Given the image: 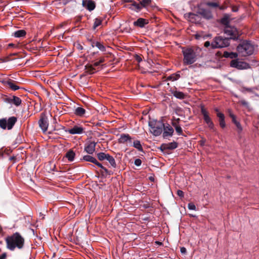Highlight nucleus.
Here are the masks:
<instances>
[{
	"instance_id": "1",
	"label": "nucleus",
	"mask_w": 259,
	"mask_h": 259,
	"mask_svg": "<svg viewBox=\"0 0 259 259\" xmlns=\"http://www.w3.org/2000/svg\"><path fill=\"white\" fill-rule=\"evenodd\" d=\"M6 242L7 248L11 251L14 250L16 248L21 249L24 245V239L18 232L7 237Z\"/></svg>"
},
{
	"instance_id": "2",
	"label": "nucleus",
	"mask_w": 259,
	"mask_h": 259,
	"mask_svg": "<svg viewBox=\"0 0 259 259\" xmlns=\"http://www.w3.org/2000/svg\"><path fill=\"white\" fill-rule=\"evenodd\" d=\"M237 50L240 56L246 57L253 54L254 47L249 42L244 41L237 47Z\"/></svg>"
},
{
	"instance_id": "3",
	"label": "nucleus",
	"mask_w": 259,
	"mask_h": 259,
	"mask_svg": "<svg viewBox=\"0 0 259 259\" xmlns=\"http://www.w3.org/2000/svg\"><path fill=\"white\" fill-rule=\"evenodd\" d=\"M183 53L184 55V63L185 64L190 65L196 61L197 55L192 49L189 48L183 50Z\"/></svg>"
},
{
	"instance_id": "4",
	"label": "nucleus",
	"mask_w": 259,
	"mask_h": 259,
	"mask_svg": "<svg viewBox=\"0 0 259 259\" xmlns=\"http://www.w3.org/2000/svg\"><path fill=\"white\" fill-rule=\"evenodd\" d=\"M149 125L150 127V132L154 136H158L161 134L163 127V123L162 122L151 120L149 122Z\"/></svg>"
},
{
	"instance_id": "5",
	"label": "nucleus",
	"mask_w": 259,
	"mask_h": 259,
	"mask_svg": "<svg viewBox=\"0 0 259 259\" xmlns=\"http://www.w3.org/2000/svg\"><path fill=\"white\" fill-rule=\"evenodd\" d=\"M229 45V38H223L221 36L216 37L211 42V47L212 49L226 47Z\"/></svg>"
},
{
	"instance_id": "6",
	"label": "nucleus",
	"mask_w": 259,
	"mask_h": 259,
	"mask_svg": "<svg viewBox=\"0 0 259 259\" xmlns=\"http://www.w3.org/2000/svg\"><path fill=\"white\" fill-rule=\"evenodd\" d=\"M224 32L226 35L229 36L230 39H237L239 35V32L237 28L230 26H226Z\"/></svg>"
},
{
	"instance_id": "7",
	"label": "nucleus",
	"mask_w": 259,
	"mask_h": 259,
	"mask_svg": "<svg viewBox=\"0 0 259 259\" xmlns=\"http://www.w3.org/2000/svg\"><path fill=\"white\" fill-rule=\"evenodd\" d=\"M230 65L232 67L238 69H247L250 68V65L244 62L240 61L238 59H234L231 61Z\"/></svg>"
},
{
	"instance_id": "8",
	"label": "nucleus",
	"mask_w": 259,
	"mask_h": 259,
	"mask_svg": "<svg viewBox=\"0 0 259 259\" xmlns=\"http://www.w3.org/2000/svg\"><path fill=\"white\" fill-rule=\"evenodd\" d=\"M201 112L203 116V119L205 122L207 124L208 127L211 130H214V124L209 117V115L207 111L203 107L201 108Z\"/></svg>"
},
{
	"instance_id": "9",
	"label": "nucleus",
	"mask_w": 259,
	"mask_h": 259,
	"mask_svg": "<svg viewBox=\"0 0 259 259\" xmlns=\"http://www.w3.org/2000/svg\"><path fill=\"white\" fill-rule=\"evenodd\" d=\"M38 124L43 133L47 132L49 126V122L48 118L45 114H41L40 118L38 121Z\"/></svg>"
},
{
	"instance_id": "10",
	"label": "nucleus",
	"mask_w": 259,
	"mask_h": 259,
	"mask_svg": "<svg viewBox=\"0 0 259 259\" xmlns=\"http://www.w3.org/2000/svg\"><path fill=\"white\" fill-rule=\"evenodd\" d=\"M163 137L164 138H166L167 137H171L172 136L174 133V129L173 128L168 124L166 125H165L163 124Z\"/></svg>"
},
{
	"instance_id": "11",
	"label": "nucleus",
	"mask_w": 259,
	"mask_h": 259,
	"mask_svg": "<svg viewBox=\"0 0 259 259\" xmlns=\"http://www.w3.org/2000/svg\"><path fill=\"white\" fill-rule=\"evenodd\" d=\"M141 6V5H140V3H137L135 1H131V3L127 5V7L130 9L136 12H139L142 9Z\"/></svg>"
},
{
	"instance_id": "12",
	"label": "nucleus",
	"mask_w": 259,
	"mask_h": 259,
	"mask_svg": "<svg viewBox=\"0 0 259 259\" xmlns=\"http://www.w3.org/2000/svg\"><path fill=\"white\" fill-rule=\"evenodd\" d=\"M82 6L84 8L90 11L93 10L95 8V4L94 2L91 0H83Z\"/></svg>"
},
{
	"instance_id": "13",
	"label": "nucleus",
	"mask_w": 259,
	"mask_h": 259,
	"mask_svg": "<svg viewBox=\"0 0 259 259\" xmlns=\"http://www.w3.org/2000/svg\"><path fill=\"white\" fill-rule=\"evenodd\" d=\"M83 132V128L80 126L75 125L68 129L67 132L71 135L81 134Z\"/></svg>"
},
{
	"instance_id": "14",
	"label": "nucleus",
	"mask_w": 259,
	"mask_h": 259,
	"mask_svg": "<svg viewBox=\"0 0 259 259\" xmlns=\"http://www.w3.org/2000/svg\"><path fill=\"white\" fill-rule=\"evenodd\" d=\"M188 20L192 23H199L201 21L200 15L197 14L190 13L188 15Z\"/></svg>"
},
{
	"instance_id": "15",
	"label": "nucleus",
	"mask_w": 259,
	"mask_h": 259,
	"mask_svg": "<svg viewBox=\"0 0 259 259\" xmlns=\"http://www.w3.org/2000/svg\"><path fill=\"white\" fill-rule=\"evenodd\" d=\"M198 13L200 15V16H202L206 19H209L212 18V14L211 12L207 10L199 9L198 11Z\"/></svg>"
},
{
	"instance_id": "16",
	"label": "nucleus",
	"mask_w": 259,
	"mask_h": 259,
	"mask_svg": "<svg viewBox=\"0 0 259 259\" xmlns=\"http://www.w3.org/2000/svg\"><path fill=\"white\" fill-rule=\"evenodd\" d=\"M118 142L121 144H125L127 142L132 143V138L128 134H122L118 139Z\"/></svg>"
},
{
	"instance_id": "17",
	"label": "nucleus",
	"mask_w": 259,
	"mask_h": 259,
	"mask_svg": "<svg viewBox=\"0 0 259 259\" xmlns=\"http://www.w3.org/2000/svg\"><path fill=\"white\" fill-rule=\"evenodd\" d=\"M97 143L95 142H90L88 145L85 147V151L90 154H92L95 151V147Z\"/></svg>"
},
{
	"instance_id": "18",
	"label": "nucleus",
	"mask_w": 259,
	"mask_h": 259,
	"mask_svg": "<svg viewBox=\"0 0 259 259\" xmlns=\"http://www.w3.org/2000/svg\"><path fill=\"white\" fill-rule=\"evenodd\" d=\"M177 147V143L173 142L167 144H163L161 146V148L162 150H172L176 149Z\"/></svg>"
},
{
	"instance_id": "19",
	"label": "nucleus",
	"mask_w": 259,
	"mask_h": 259,
	"mask_svg": "<svg viewBox=\"0 0 259 259\" xmlns=\"http://www.w3.org/2000/svg\"><path fill=\"white\" fill-rule=\"evenodd\" d=\"M148 23V20L144 18H140L134 22V25L139 27H144L145 25Z\"/></svg>"
},
{
	"instance_id": "20",
	"label": "nucleus",
	"mask_w": 259,
	"mask_h": 259,
	"mask_svg": "<svg viewBox=\"0 0 259 259\" xmlns=\"http://www.w3.org/2000/svg\"><path fill=\"white\" fill-rule=\"evenodd\" d=\"M17 121V118L15 117H11L7 120V128L11 130Z\"/></svg>"
},
{
	"instance_id": "21",
	"label": "nucleus",
	"mask_w": 259,
	"mask_h": 259,
	"mask_svg": "<svg viewBox=\"0 0 259 259\" xmlns=\"http://www.w3.org/2000/svg\"><path fill=\"white\" fill-rule=\"evenodd\" d=\"M85 112L86 111L82 107H78L75 109L74 113L78 116L82 117L85 114Z\"/></svg>"
},
{
	"instance_id": "22",
	"label": "nucleus",
	"mask_w": 259,
	"mask_h": 259,
	"mask_svg": "<svg viewBox=\"0 0 259 259\" xmlns=\"http://www.w3.org/2000/svg\"><path fill=\"white\" fill-rule=\"evenodd\" d=\"M75 154L73 150H69L66 154L65 157L70 161H72L74 160Z\"/></svg>"
},
{
	"instance_id": "23",
	"label": "nucleus",
	"mask_w": 259,
	"mask_h": 259,
	"mask_svg": "<svg viewBox=\"0 0 259 259\" xmlns=\"http://www.w3.org/2000/svg\"><path fill=\"white\" fill-rule=\"evenodd\" d=\"M12 101V103L14 104L16 106H20L22 103V100H21V99L15 96H13Z\"/></svg>"
},
{
	"instance_id": "24",
	"label": "nucleus",
	"mask_w": 259,
	"mask_h": 259,
	"mask_svg": "<svg viewBox=\"0 0 259 259\" xmlns=\"http://www.w3.org/2000/svg\"><path fill=\"white\" fill-rule=\"evenodd\" d=\"M106 160L109 161V162L113 167L115 168L116 167V164L115 159L112 156L108 154V156H107Z\"/></svg>"
},
{
	"instance_id": "25",
	"label": "nucleus",
	"mask_w": 259,
	"mask_h": 259,
	"mask_svg": "<svg viewBox=\"0 0 259 259\" xmlns=\"http://www.w3.org/2000/svg\"><path fill=\"white\" fill-rule=\"evenodd\" d=\"M93 46H95L97 47L100 51L102 52L106 51V48L105 47L101 42L97 41L95 43H94V45H93Z\"/></svg>"
},
{
	"instance_id": "26",
	"label": "nucleus",
	"mask_w": 259,
	"mask_h": 259,
	"mask_svg": "<svg viewBox=\"0 0 259 259\" xmlns=\"http://www.w3.org/2000/svg\"><path fill=\"white\" fill-rule=\"evenodd\" d=\"M180 77L179 74H172L167 77V80H171L172 81L178 80Z\"/></svg>"
},
{
	"instance_id": "27",
	"label": "nucleus",
	"mask_w": 259,
	"mask_h": 259,
	"mask_svg": "<svg viewBox=\"0 0 259 259\" xmlns=\"http://www.w3.org/2000/svg\"><path fill=\"white\" fill-rule=\"evenodd\" d=\"M26 35V32L25 31L23 30H19L18 31H16L14 33V36L16 37H21L24 36Z\"/></svg>"
},
{
	"instance_id": "28",
	"label": "nucleus",
	"mask_w": 259,
	"mask_h": 259,
	"mask_svg": "<svg viewBox=\"0 0 259 259\" xmlns=\"http://www.w3.org/2000/svg\"><path fill=\"white\" fill-rule=\"evenodd\" d=\"M140 5H141L142 9L143 8H146L148 6L151 4V0H142L140 2Z\"/></svg>"
},
{
	"instance_id": "29",
	"label": "nucleus",
	"mask_w": 259,
	"mask_h": 259,
	"mask_svg": "<svg viewBox=\"0 0 259 259\" xmlns=\"http://www.w3.org/2000/svg\"><path fill=\"white\" fill-rule=\"evenodd\" d=\"M133 146L140 151H143V148L140 142L138 140L135 141L133 143Z\"/></svg>"
},
{
	"instance_id": "30",
	"label": "nucleus",
	"mask_w": 259,
	"mask_h": 259,
	"mask_svg": "<svg viewBox=\"0 0 259 259\" xmlns=\"http://www.w3.org/2000/svg\"><path fill=\"white\" fill-rule=\"evenodd\" d=\"M95 66L93 65H89L86 66V69L87 72H88L90 74L94 73L96 71V69L95 68Z\"/></svg>"
},
{
	"instance_id": "31",
	"label": "nucleus",
	"mask_w": 259,
	"mask_h": 259,
	"mask_svg": "<svg viewBox=\"0 0 259 259\" xmlns=\"http://www.w3.org/2000/svg\"><path fill=\"white\" fill-rule=\"evenodd\" d=\"M7 85L13 91H16L19 89V87L11 81L7 82Z\"/></svg>"
},
{
	"instance_id": "32",
	"label": "nucleus",
	"mask_w": 259,
	"mask_h": 259,
	"mask_svg": "<svg viewBox=\"0 0 259 259\" xmlns=\"http://www.w3.org/2000/svg\"><path fill=\"white\" fill-rule=\"evenodd\" d=\"M83 159L86 161H89L92 163L96 162V159L90 155L84 156L83 157Z\"/></svg>"
},
{
	"instance_id": "33",
	"label": "nucleus",
	"mask_w": 259,
	"mask_h": 259,
	"mask_svg": "<svg viewBox=\"0 0 259 259\" xmlns=\"http://www.w3.org/2000/svg\"><path fill=\"white\" fill-rule=\"evenodd\" d=\"M174 96L177 98L182 99L185 97V95L181 92L175 91L173 93Z\"/></svg>"
},
{
	"instance_id": "34",
	"label": "nucleus",
	"mask_w": 259,
	"mask_h": 259,
	"mask_svg": "<svg viewBox=\"0 0 259 259\" xmlns=\"http://www.w3.org/2000/svg\"><path fill=\"white\" fill-rule=\"evenodd\" d=\"M107 156H108V154H105L103 152H100L97 154L98 158L101 161L106 159Z\"/></svg>"
},
{
	"instance_id": "35",
	"label": "nucleus",
	"mask_w": 259,
	"mask_h": 259,
	"mask_svg": "<svg viewBox=\"0 0 259 259\" xmlns=\"http://www.w3.org/2000/svg\"><path fill=\"white\" fill-rule=\"evenodd\" d=\"M172 125L175 127L176 131L179 135H181L182 134L183 131L180 125H177L176 122H172Z\"/></svg>"
},
{
	"instance_id": "36",
	"label": "nucleus",
	"mask_w": 259,
	"mask_h": 259,
	"mask_svg": "<svg viewBox=\"0 0 259 259\" xmlns=\"http://www.w3.org/2000/svg\"><path fill=\"white\" fill-rule=\"evenodd\" d=\"M102 23V20L100 18H97L95 19L93 28L95 29L97 27L100 26Z\"/></svg>"
},
{
	"instance_id": "37",
	"label": "nucleus",
	"mask_w": 259,
	"mask_h": 259,
	"mask_svg": "<svg viewBox=\"0 0 259 259\" xmlns=\"http://www.w3.org/2000/svg\"><path fill=\"white\" fill-rule=\"evenodd\" d=\"M0 127L3 129H6L7 127V120L5 119H0Z\"/></svg>"
},
{
	"instance_id": "38",
	"label": "nucleus",
	"mask_w": 259,
	"mask_h": 259,
	"mask_svg": "<svg viewBox=\"0 0 259 259\" xmlns=\"http://www.w3.org/2000/svg\"><path fill=\"white\" fill-rule=\"evenodd\" d=\"M233 122L236 125V126L237 128V130H238V132L239 133L241 132L242 131V127L241 124H240V123L239 122H238L237 120H234V121Z\"/></svg>"
},
{
	"instance_id": "39",
	"label": "nucleus",
	"mask_w": 259,
	"mask_h": 259,
	"mask_svg": "<svg viewBox=\"0 0 259 259\" xmlns=\"http://www.w3.org/2000/svg\"><path fill=\"white\" fill-rule=\"evenodd\" d=\"M221 22L222 24L228 26V24L229 23V18L227 17H224L221 19Z\"/></svg>"
},
{
	"instance_id": "40",
	"label": "nucleus",
	"mask_w": 259,
	"mask_h": 259,
	"mask_svg": "<svg viewBox=\"0 0 259 259\" xmlns=\"http://www.w3.org/2000/svg\"><path fill=\"white\" fill-rule=\"evenodd\" d=\"M105 61V59L104 58H101L100 59L99 61L96 62L94 63V65L95 66H99L101 63H103Z\"/></svg>"
},
{
	"instance_id": "41",
	"label": "nucleus",
	"mask_w": 259,
	"mask_h": 259,
	"mask_svg": "<svg viewBox=\"0 0 259 259\" xmlns=\"http://www.w3.org/2000/svg\"><path fill=\"white\" fill-rule=\"evenodd\" d=\"M207 5L210 7H219V4L217 3H213V2H208L207 3Z\"/></svg>"
},
{
	"instance_id": "42",
	"label": "nucleus",
	"mask_w": 259,
	"mask_h": 259,
	"mask_svg": "<svg viewBox=\"0 0 259 259\" xmlns=\"http://www.w3.org/2000/svg\"><path fill=\"white\" fill-rule=\"evenodd\" d=\"M219 123H220V126L222 128H224L226 126V123H225V119H223V120L222 119L220 120Z\"/></svg>"
},
{
	"instance_id": "43",
	"label": "nucleus",
	"mask_w": 259,
	"mask_h": 259,
	"mask_svg": "<svg viewBox=\"0 0 259 259\" xmlns=\"http://www.w3.org/2000/svg\"><path fill=\"white\" fill-rule=\"evenodd\" d=\"M188 208L190 210H195L196 209V207L194 203H190L188 204Z\"/></svg>"
},
{
	"instance_id": "44",
	"label": "nucleus",
	"mask_w": 259,
	"mask_h": 259,
	"mask_svg": "<svg viewBox=\"0 0 259 259\" xmlns=\"http://www.w3.org/2000/svg\"><path fill=\"white\" fill-rule=\"evenodd\" d=\"M217 116L219 118V120L221 119H225V116L223 113L221 112H218L217 113Z\"/></svg>"
},
{
	"instance_id": "45",
	"label": "nucleus",
	"mask_w": 259,
	"mask_h": 259,
	"mask_svg": "<svg viewBox=\"0 0 259 259\" xmlns=\"http://www.w3.org/2000/svg\"><path fill=\"white\" fill-rule=\"evenodd\" d=\"M134 163L136 166H139L141 165L142 161L140 159H136L135 160Z\"/></svg>"
},
{
	"instance_id": "46",
	"label": "nucleus",
	"mask_w": 259,
	"mask_h": 259,
	"mask_svg": "<svg viewBox=\"0 0 259 259\" xmlns=\"http://www.w3.org/2000/svg\"><path fill=\"white\" fill-rule=\"evenodd\" d=\"M238 55H239L238 53L237 54L236 53L231 52V53H230V58L231 59L236 58V57H238Z\"/></svg>"
},
{
	"instance_id": "47",
	"label": "nucleus",
	"mask_w": 259,
	"mask_h": 259,
	"mask_svg": "<svg viewBox=\"0 0 259 259\" xmlns=\"http://www.w3.org/2000/svg\"><path fill=\"white\" fill-rule=\"evenodd\" d=\"M12 100H13V97L11 98H6L4 99V101L6 103L12 104Z\"/></svg>"
},
{
	"instance_id": "48",
	"label": "nucleus",
	"mask_w": 259,
	"mask_h": 259,
	"mask_svg": "<svg viewBox=\"0 0 259 259\" xmlns=\"http://www.w3.org/2000/svg\"><path fill=\"white\" fill-rule=\"evenodd\" d=\"M101 169L103 170V172H104V173H105L106 174H107V175H110L111 174L110 171L106 167H105L104 166H103Z\"/></svg>"
},
{
	"instance_id": "49",
	"label": "nucleus",
	"mask_w": 259,
	"mask_h": 259,
	"mask_svg": "<svg viewBox=\"0 0 259 259\" xmlns=\"http://www.w3.org/2000/svg\"><path fill=\"white\" fill-rule=\"evenodd\" d=\"M177 194L179 196L181 197H183L184 196V192L181 190H178Z\"/></svg>"
},
{
	"instance_id": "50",
	"label": "nucleus",
	"mask_w": 259,
	"mask_h": 259,
	"mask_svg": "<svg viewBox=\"0 0 259 259\" xmlns=\"http://www.w3.org/2000/svg\"><path fill=\"white\" fill-rule=\"evenodd\" d=\"M240 102L242 105H243L244 106H248V103L246 101H245V100H241L240 101Z\"/></svg>"
},
{
	"instance_id": "51",
	"label": "nucleus",
	"mask_w": 259,
	"mask_h": 259,
	"mask_svg": "<svg viewBox=\"0 0 259 259\" xmlns=\"http://www.w3.org/2000/svg\"><path fill=\"white\" fill-rule=\"evenodd\" d=\"M93 163L95 164L96 165L98 166L99 167L101 168L103 166L101 163H99L97 160L96 162H94Z\"/></svg>"
},
{
	"instance_id": "52",
	"label": "nucleus",
	"mask_w": 259,
	"mask_h": 259,
	"mask_svg": "<svg viewBox=\"0 0 259 259\" xmlns=\"http://www.w3.org/2000/svg\"><path fill=\"white\" fill-rule=\"evenodd\" d=\"M230 53L228 52H225L224 54V56L226 58H230Z\"/></svg>"
},
{
	"instance_id": "53",
	"label": "nucleus",
	"mask_w": 259,
	"mask_h": 259,
	"mask_svg": "<svg viewBox=\"0 0 259 259\" xmlns=\"http://www.w3.org/2000/svg\"><path fill=\"white\" fill-rule=\"evenodd\" d=\"M6 256H7L6 253H5V252L3 253L1 255H0V259H5L6 258Z\"/></svg>"
},
{
	"instance_id": "54",
	"label": "nucleus",
	"mask_w": 259,
	"mask_h": 259,
	"mask_svg": "<svg viewBox=\"0 0 259 259\" xmlns=\"http://www.w3.org/2000/svg\"><path fill=\"white\" fill-rule=\"evenodd\" d=\"M181 252L182 253H185L186 252V249L184 247H182L180 249Z\"/></svg>"
},
{
	"instance_id": "55",
	"label": "nucleus",
	"mask_w": 259,
	"mask_h": 259,
	"mask_svg": "<svg viewBox=\"0 0 259 259\" xmlns=\"http://www.w3.org/2000/svg\"><path fill=\"white\" fill-rule=\"evenodd\" d=\"M205 143V139L202 138L201 140L200 141V144L201 146H204Z\"/></svg>"
},
{
	"instance_id": "56",
	"label": "nucleus",
	"mask_w": 259,
	"mask_h": 259,
	"mask_svg": "<svg viewBox=\"0 0 259 259\" xmlns=\"http://www.w3.org/2000/svg\"><path fill=\"white\" fill-rule=\"evenodd\" d=\"M230 116L232 118L233 122H234V120H236V119H235V115L234 114H233L232 113H230Z\"/></svg>"
},
{
	"instance_id": "57",
	"label": "nucleus",
	"mask_w": 259,
	"mask_h": 259,
	"mask_svg": "<svg viewBox=\"0 0 259 259\" xmlns=\"http://www.w3.org/2000/svg\"><path fill=\"white\" fill-rule=\"evenodd\" d=\"M210 46V44L209 41H206V42H205V43H204V47H209Z\"/></svg>"
},
{
	"instance_id": "58",
	"label": "nucleus",
	"mask_w": 259,
	"mask_h": 259,
	"mask_svg": "<svg viewBox=\"0 0 259 259\" xmlns=\"http://www.w3.org/2000/svg\"><path fill=\"white\" fill-rule=\"evenodd\" d=\"M189 215L191 217H196V215L195 214H189Z\"/></svg>"
},
{
	"instance_id": "59",
	"label": "nucleus",
	"mask_w": 259,
	"mask_h": 259,
	"mask_svg": "<svg viewBox=\"0 0 259 259\" xmlns=\"http://www.w3.org/2000/svg\"><path fill=\"white\" fill-rule=\"evenodd\" d=\"M214 111L218 113V112H219V110L218 108H215L214 109Z\"/></svg>"
},
{
	"instance_id": "60",
	"label": "nucleus",
	"mask_w": 259,
	"mask_h": 259,
	"mask_svg": "<svg viewBox=\"0 0 259 259\" xmlns=\"http://www.w3.org/2000/svg\"><path fill=\"white\" fill-rule=\"evenodd\" d=\"M131 1H132V0H125V2H129L130 3H131Z\"/></svg>"
},
{
	"instance_id": "61",
	"label": "nucleus",
	"mask_w": 259,
	"mask_h": 259,
	"mask_svg": "<svg viewBox=\"0 0 259 259\" xmlns=\"http://www.w3.org/2000/svg\"><path fill=\"white\" fill-rule=\"evenodd\" d=\"M156 243L158 244H160V245L162 244L161 242H158V241L156 242Z\"/></svg>"
},
{
	"instance_id": "62",
	"label": "nucleus",
	"mask_w": 259,
	"mask_h": 259,
	"mask_svg": "<svg viewBox=\"0 0 259 259\" xmlns=\"http://www.w3.org/2000/svg\"><path fill=\"white\" fill-rule=\"evenodd\" d=\"M199 36L198 34H196V38H199Z\"/></svg>"
},
{
	"instance_id": "63",
	"label": "nucleus",
	"mask_w": 259,
	"mask_h": 259,
	"mask_svg": "<svg viewBox=\"0 0 259 259\" xmlns=\"http://www.w3.org/2000/svg\"><path fill=\"white\" fill-rule=\"evenodd\" d=\"M137 59H138L139 62H140L141 60V59L139 57H138V58Z\"/></svg>"
},
{
	"instance_id": "64",
	"label": "nucleus",
	"mask_w": 259,
	"mask_h": 259,
	"mask_svg": "<svg viewBox=\"0 0 259 259\" xmlns=\"http://www.w3.org/2000/svg\"><path fill=\"white\" fill-rule=\"evenodd\" d=\"M9 46H14V45H13V44H10L9 45Z\"/></svg>"
}]
</instances>
